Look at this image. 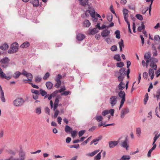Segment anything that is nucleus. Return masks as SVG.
<instances>
[{"label": "nucleus", "instance_id": "nucleus-38", "mask_svg": "<svg viewBox=\"0 0 160 160\" xmlns=\"http://www.w3.org/2000/svg\"><path fill=\"white\" fill-rule=\"evenodd\" d=\"M102 150L101 151V152L98 154L94 157V159L96 160H99L101 159V153L102 152Z\"/></svg>", "mask_w": 160, "mask_h": 160}, {"label": "nucleus", "instance_id": "nucleus-50", "mask_svg": "<svg viewBox=\"0 0 160 160\" xmlns=\"http://www.w3.org/2000/svg\"><path fill=\"white\" fill-rule=\"evenodd\" d=\"M50 75L49 73V72L46 73L44 75V76L43 77V79L44 80H46L47 79V78L49 77Z\"/></svg>", "mask_w": 160, "mask_h": 160}, {"label": "nucleus", "instance_id": "nucleus-36", "mask_svg": "<svg viewBox=\"0 0 160 160\" xmlns=\"http://www.w3.org/2000/svg\"><path fill=\"white\" fill-rule=\"evenodd\" d=\"M116 37L118 39L120 38V32L119 30H117L115 32Z\"/></svg>", "mask_w": 160, "mask_h": 160}, {"label": "nucleus", "instance_id": "nucleus-14", "mask_svg": "<svg viewBox=\"0 0 160 160\" xmlns=\"http://www.w3.org/2000/svg\"><path fill=\"white\" fill-rule=\"evenodd\" d=\"M28 78L27 80L24 79L23 80V81H29L32 82V76L30 73H28L26 76Z\"/></svg>", "mask_w": 160, "mask_h": 160}, {"label": "nucleus", "instance_id": "nucleus-22", "mask_svg": "<svg viewBox=\"0 0 160 160\" xmlns=\"http://www.w3.org/2000/svg\"><path fill=\"white\" fill-rule=\"evenodd\" d=\"M83 26L86 27H88L91 25V23L88 20H86L83 22Z\"/></svg>", "mask_w": 160, "mask_h": 160}, {"label": "nucleus", "instance_id": "nucleus-42", "mask_svg": "<svg viewBox=\"0 0 160 160\" xmlns=\"http://www.w3.org/2000/svg\"><path fill=\"white\" fill-rule=\"evenodd\" d=\"M114 58L115 60H117L118 61H121L120 56L118 54L115 55L114 56Z\"/></svg>", "mask_w": 160, "mask_h": 160}, {"label": "nucleus", "instance_id": "nucleus-53", "mask_svg": "<svg viewBox=\"0 0 160 160\" xmlns=\"http://www.w3.org/2000/svg\"><path fill=\"white\" fill-rule=\"evenodd\" d=\"M91 137H89L87 140L83 142L82 143V145H85L90 140Z\"/></svg>", "mask_w": 160, "mask_h": 160}, {"label": "nucleus", "instance_id": "nucleus-24", "mask_svg": "<svg viewBox=\"0 0 160 160\" xmlns=\"http://www.w3.org/2000/svg\"><path fill=\"white\" fill-rule=\"evenodd\" d=\"M21 73L19 71H17L14 73L13 75V77L15 78H17L21 74Z\"/></svg>", "mask_w": 160, "mask_h": 160}, {"label": "nucleus", "instance_id": "nucleus-29", "mask_svg": "<svg viewBox=\"0 0 160 160\" xmlns=\"http://www.w3.org/2000/svg\"><path fill=\"white\" fill-rule=\"evenodd\" d=\"M8 48V46L6 43H4L2 44L1 47L0 48L2 50H6Z\"/></svg>", "mask_w": 160, "mask_h": 160}, {"label": "nucleus", "instance_id": "nucleus-35", "mask_svg": "<svg viewBox=\"0 0 160 160\" xmlns=\"http://www.w3.org/2000/svg\"><path fill=\"white\" fill-rule=\"evenodd\" d=\"M88 0H82L81 1V4L83 6H85L88 4Z\"/></svg>", "mask_w": 160, "mask_h": 160}, {"label": "nucleus", "instance_id": "nucleus-2", "mask_svg": "<svg viewBox=\"0 0 160 160\" xmlns=\"http://www.w3.org/2000/svg\"><path fill=\"white\" fill-rule=\"evenodd\" d=\"M25 102L24 100L22 98H18L13 102V104L16 107L22 106Z\"/></svg>", "mask_w": 160, "mask_h": 160}, {"label": "nucleus", "instance_id": "nucleus-46", "mask_svg": "<svg viewBox=\"0 0 160 160\" xmlns=\"http://www.w3.org/2000/svg\"><path fill=\"white\" fill-rule=\"evenodd\" d=\"M124 65V63L122 62H118L117 63L116 66L117 67L119 68H122L123 67Z\"/></svg>", "mask_w": 160, "mask_h": 160}, {"label": "nucleus", "instance_id": "nucleus-64", "mask_svg": "<svg viewBox=\"0 0 160 160\" xmlns=\"http://www.w3.org/2000/svg\"><path fill=\"white\" fill-rule=\"evenodd\" d=\"M7 160H19V159L18 158H14L13 157H11Z\"/></svg>", "mask_w": 160, "mask_h": 160}, {"label": "nucleus", "instance_id": "nucleus-21", "mask_svg": "<svg viewBox=\"0 0 160 160\" xmlns=\"http://www.w3.org/2000/svg\"><path fill=\"white\" fill-rule=\"evenodd\" d=\"M59 102V100L57 98H56L54 103V107L53 108V110H55L57 108Z\"/></svg>", "mask_w": 160, "mask_h": 160}, {"label": "nucleus", "instance_id": "nucleus-59", "mask_svg": "<svg viewBox=\"0 0 160 160\" xmlns=\"http://www.w3.org/2000/svg\"><path fill=\"white\" fill-rule=\"evenodd\" d=\"M154 39L155 40L158 41L160 40L159 36L158 35H156L154 36Z\"/></svg>", "mask_w": 160, "mask_h": 160}, {"label": "nucleus", "instance_id": "nucleus-34", "mask_svg": "<svg viewBox=\"0 0 160 160\" xmlns=\"http://www.w3.org/2000/svg\"><path fill=\"white\" fill-rule=\"evenodd\" d=\"M130 159V157L129 156L124 155L122 156L120 160H129Z\"/></svg>", "mask_w": 160, "mask_h": 160}, {"label": "nucleus", "instance_id": "nucleus-63", "mask_svg": "<svg viewBox=\"0 0 160 160\" xmlns=\"http://www.w3.org/2000/svg\"><path fill=\"white\" fill-rule=\"evenodd\" d=\"M59 112L58 110H56L55 111L54 115V117L56 118L58 116Z\"/></svg>", "mask_w": 160, "mask_h": 160}, {"label": "nucleus", "instance_id": "nucleus-10", "mask_svg": "<svg viewBox=\"0 0 160 160\" xmlns=\"http://www.w3.org/2000/svg\"><path fill=\"white\" fill-rule=\"evenodd\" d=\"M150 57L151 53L149 52H147L144 56V59H146V66L147 67H148V63L149 62V59L150 58Z\"/></svg>", "mask_w": 160, "mask_h": 160}, {"label": "nucleus", "instance_id": "nucleus-44", "mask_svg": "<svg viewBox=\"0 0 160 160\" xmlns=\"http://www.w3.org/2000/svg\"><path fill=\"white\" fill-rule=\"evenodd\" d=\"M95 118L97 121L100 122L102 121L103 118L101 116H98L95 117Z\"/></svg>", "mask_w": 160, "mask_h": 160}, {"label": "nucleus", "instance_id": "nucleus-32", "mask_svg": "<svg viewBox=\"0 0 160 160\" xmlns=\"http://www.w3.org/2000/svg\"><path fill=\"white\" fill-rule=\"evenodd\" d=\"M155 148H155V146H153L151 148V149H150L149 150L147 154L148 157H151V153H152L153 150H154Z\"/></svg>", "mask_w": 160, "mask_h": 160}, {"label": "nucleus", "instance_id": "nucleus-37", "mask_svg": "<svg viewBox=\"0 0 160 160\" xmlns=\"http://www.w3.org/2000/svg\"><path fill=\"white\" fill-rule=\"evenodd\" d=\"M0 98L2 102H5V99L4 98V92L0 93Z\"/></svg>", "mask_w": 160, "mask_h": 160}, {"label": "nucleus", "instance_id": "nucleus-8", "mask_svg": "<svg viewBox=\"0 0 160 160\" xmlns=\"http://www.w3.org/2000/svg\"><path fill=\"white\" fill-rule=\"evenodd\" d=\"M129 112V109L128 108H126L123 109L121 113L120 117L121 118H123L125 115Z\"/></svg>", "mask_w": 160, "mask_h": 160}, {"label": "nucleus", "instance_id": "nucleus-43", "mask_svg": "<svg viewBox=\"0 0 160 160\" xmlns=\"http://www.w3.org/2000/svg\"><path fill=\"white\" fill-rule=\"evenodd\" d=\"M42 79V78L41 77H40L39 76H36L35 77V82H40Z\"/></svg>", "mask_w": 160, "mask_h": 160}, {"label": "nucleus", "instance_id": "nucleus-7", "mask_svg": "<svg viewBox=\"0 0 160 160\" xmlns=\"http://www.w3.org/2000/svg\"><path fill=\"white\" fill-rule=\"evenodd\" d=\"M90 14L92 18H94L95 16V13L94 10L93 9H92L90 10H87L85 12L86 16H88Z\"/></svg>", "mask_w": 160, "mask_h": 160}, {"label": "nucleus", "instance_id": "nucleus-19", "mask_svg": "<svg viewBox=\"0 0 160 160\" xmlns=\"http://www.w3.org/2000/svg\"><path fill=\"white\" fill-rule=\"evenodd\" d=\"M98 30L97 28H95L92 29H91L90 30V32L88 33L89 35H93L95 34V33L98 32Z\"/></svg>", "mask_w": 160, "mask_h": 160}, {"label": "nucleus", "instance_id": "nucleus-52", "mask_svg": "<svg viewBox=\"0 0 160 160\" xmlns=\"http://www.w3.org/2000/svg\"><path fill=\"white\" fill-rule=\"evenodd\" d=\"M117 48L116 45H113L112 46L111 48V50L112 51H114L117 50Z\"/></svg>", "mask_w": 160, "mask_h": 160}, {"label": "nucleus", "instance_id": "nucleus-28", "mask_svg": "<svg viewBox=\"0 0 160 160\" xmlns=\"http://www.w3.org/2000/svg\"><path fill=\"white\" fill-rule=\"evenodd\" d=\"M32 3L34 7H37L38 6V0H32Z\"/></svg>", "mask_w": 160, "mask_h": 160}, {"label": "nucleus", "instance_id": "nucleus-9", "mask_svg": "<svg viewBox=\"0 0 160 160\" xmlns=\"http://www.w3.org/2000/svg\"><path fill=\"white\" fill-rule=\"evenodd\" d=\"M128 141L127 137H126L125 138V140L123 141H121V144L120 145L121 147H123L125 148L126 149H127L128 148V145L127 142Z\"/></svg>", "mask_w": 160, "mask_h": 160}, {"label": "nucleus", "instance_id": "nucleus-12", "mask_svg": "<svg viewBox=\"0 0 160 160\" xmlns=\"http://www.w3.org/2000/svg\"><path fill=\"white\" fill-rule=\"evenodd\" d=\"M0 77L2 78H5L8 80H9L10 78V77L9 76H7L5 74L2 72V69L0 68Z\"/></svg>", "mask_w": 160, "mask_h": 160}, {"label": "nucleus", "instance_id": "nucleus-5", "mask_svg": "<svg viewBox=\"0 0 160 160\" xmlns=\"http://www.w3.org/2000/svg\"><path fill=\"white\" fill-rule=\"evenodd\" d=\"M117 102V97L115 96H111L109 99V103L112 107H113L115 105Z\"/></svg>", "mask_w": 160, "mask_h": 160}, {"label": "nucleus", "instance_id": "nucleus-45", "mask_svg": "<svg viewBox=\"0 0 160 160\" xmlns=\"http://www.w3.org/2000/svg\"><path fill=\"white\" fill-rule=\"evenodd\" d=\"M40 94L42 96H43L46 95L47 94V92L42 89H40Z\"/></svg>", "mask_w": 160, "mask_h": 160}, {"label": "nucleus", "instance_id": "nucleus-33", "mask_svg": "<svg viewBox=\"0 0 160 160\" xmlns=\"http://www.w3.org/2000/svg\"><path fill=\"white\" fill-rule=\"evenodd\" d=\"M72 128L68 125L65 126V131L66 132H68L72 130Z\"/></svg>", "mask_w": 160, "mask_h": 160}, {"label": "nucleus", "instance_id": "nucleus-25", "mask_svg": "<svg viewBox=\"0 0 160 160\" xmlns=\"http://www.w3.org/2000/svg\"><path fill=\"white\" fill-rule=\"evenodd\" d=\"M119 73L120 74V75L124 76V75L126 74V72L125 71V69L124 68H121L119 71Z\"/></svg>", "mask_w": 160, "mask_h": 160}, {"label": "nucleus", "instance_id": "nucleus-60", "mask_svg": "<svg viewBox=\"0 0 160 160\" xmlns=\"http://www.w3.org/2000/svg\"><path fill=\"white\" fill-rule=\"evenodd\" d=\"M102 136H100L99 137H98L97 138L95 139H94L93 140L94 141H95V142H98V141H99V140H101L102 139Z\"/></svg>", "mask_w": 160, "mask_h": 160}, {"label": "nucleus", "instance_id": "nucleus-48", "mask_svg": "<svg viewBox=\"0 0 160 160\" xmlns=\"http://www.w3.org/2000/svg\"><path fill=\"white\" fill-rule=\"evenodd\" d=\"M112 14L108 15L107 17V19L108 20L109 22H111L112 21Z\"/></svg>", "mask_w": 160, "mask_h": 160}, {"label": "nucleus", "instance_id": "nucleus-4", "mask_svg": "<svg viewBox=\"0 0 160 160\" xmlns=\"http://www.w3.org/2000/svg\"><path fill=\"white\" fill-rule=\"evenodd\" d=\"M10 60L8 58L5 57L2 59L0 61L1 66L4 68H6L9 65Z\"/></svg>", "mask_w": 160, "mask_h": 160}, {"label": "nucleus", "instance_id": "nucleus-3", "mask_svg": "<svg viewBox=\"0 0 160 160\" xmlns=\"http://www.w3.org/2000/svg\"><path fill=\"white\" fill-rule=\"evenodd\" d=\"M149 62H151L150 66L153 68V69L156 70L157 69V65L156 63L158 62L157 59L153 58H150L149 59Z\"/></svg>", "mask_w": 160, "mask_h": 160}, {"label": "nucleus", "instance_id": "nucleus-62", "mask_svg": "<svg viewBox=\"0 0 160 160\" xmlns=\"http://www.w3.org/2000/svg\"><path fill=\"white\" fill-rule=\"evenodd\" d=\"M34 88H37V89H38L39 88V87L37 86V85H34L32 83V82H29V83Z\"/></svg>", "mask_w": 160, "mask_h": 160}, {"label": "nucleus", "instance_id": "nucleus-49", "mask_svg": "<svg viewBox=\"0 0 160 160\" xmlns=\"http://www.w3.org/2000/svg\"><path fill=\"white\" fill-rule=\"evenodd\" d=\"M70 92L69 91H65L64 92L61 93V95L62 96H67L69 94Z\"/></svg>", "mask_w": 160, "mask_h": 160}, {"label": "nucleus", "instance_id": "nucleus-58", "mask_svg": "<svg viewBox=\"0 0 160 160\" xmlns=\"http://www.w3.org/2000/svg\"><path fill=\"white\" fill-rule=\"evenodd\" d=\"M148 73L149 76L154 74L153 70L152 69H150L149 70Z\"/></svg>", "mask_w": 160, "mask_h": 160}, {"label": "nucleus", "instance_id": "nucleus-56", "mask_svg": "<svg viewBox=\"0 0 160 160\" xmlns=\"http://www.w3.org/2000/svg\"><path fill=\"white\" fill-rule=\"evenodd\" d=\"M85 130H82L79 132L78 133V136L79 137H81L85 132Z\"/></svg>", "mask_w": 160, "mask_h": 160}, {"label": "nucleus", "instance_id": "nucleus-47", "mask_svg": "<svg viewBox=\"0 0 160 160\" xmlns=\"http://www.w3.org/2000/svg\"><path fill=\"white\" fill-rule=\"evenodd\" d=\"M72 137L74 138L76 135L77 132L76 131H72L71 132Z\"/></svg>", "mask_w": 160, "mask_h": 160}, {"label": "nucleus", "instance_id": "nucleus-57", "mask_svg": "<svg viewBox=\"0 0 160 160\" xmlns=\"http://www.w3.org/2000/svg\"><path fill=\"white\" fill-rule=\"evenodd\" d=\"M109 113H110L111 116H113L114 112V110L113 109H110L108 110Z\"/></svg>", "mask_w": 160, "mask_h": 160}, {"label": "nucleus", "instance_id": "nucleus-26", "mask_svg": "<svg viewBox=\"0 0 160 160\" xmlns=\"http://www.w3.org/2000/svg\"><path fill=\"white\" fill-rule=\"evenodd\" d=\"M145 28V26L143 22H142L141 26H139L138 28V31L139 32H141L142 30H144Z\"/></svg>", "mask_w": 160, "mask_h": 160}, {"label": "nucleus", "instance_id": "nucleus-20", "mask_svg": "<svg viewBox=\"0 0 160 160\" xmlns=\"http://www.w3.org/2000/svg\"><path fill=\"white\" fill-rule=\"evenodd\" d=\"M30 45L29 43L28 42H25L22 43L20 46L21 48H26L29 46Z\"/></svg>", "mask_w": 160, "mask_h": 160}, {"label": "nucleus", "instance_id": "nucleus-13", "mask_svg": "<svg viewBox=\"0 0 160 160\" xmlns=\"http://www.w3.org/2000/svg\"><path fill=\"white\" fill-rule=\"evenodd\" d=\"M119 96L122 98L121 100H125V94L124 91H121L118 93Z\"/></svg>", "mask_w": 160, "mask_h": 160}, {"label": "nucleus", "instance_id": "nucleus-15", "mask_svg": "<svg viewBox=\"0 0 160 160\" xmlns=\"http://www.w3.org/2000/svg\"><path fill=\"white\" fill-rule=\"evenodd\" d=\"M110 33V31L108 29H106L101 32V34L103 37H106L108 36Z\"/></svg>", "mask_w": 160, "mask_h": 160}, {"label": "nucleus", "instance_id": "nucleus-55", "mask_svg": "<svg viewBox=\"0 0 160 160\" xmlns=\"http://www.w3.org/2000/svg\"><path fill=\"white\" fill-rule=\"evenodd\" d=\"M109 113L108 110H105L102 112V114L103 116H105Z\"/></svg>", "mask_w": 160, "mask_h": 160}, {"label": "nucleus", "instance_id": "nucleus-31", "mask_svg": "<svg viewBox=\"0 0 160 160\" xmlns=\"http://www.w3.org/2000/svg\"><path fill=\"white\" fill-rule=\"evenodd\" d=\"M99 150L94 151L88 154V155L90 157H92L96 154L98 152H99Z\"/></svg>", "mask_w": 160, "mask_h": 160}, {"label": "nucleus", "instance_id": "nucleus-27", "mask_svg": "<svg viewBox=\"0 0 160 160\" xmlns=\"http://www.w3.org/2000/svg\"><path fill=\"white\" fill-rule=\"evenodd\" d=\"M125 87V83L123 82H120L118 86V88L119 90H122Z\"/></svg>", "mask_w": 160, "mask_h": 160}, {"label": "nucleus", "instance_id": "nucleus-40", "mask_svg": "<svg viewBox=\"0 0 160 160\" xmlns=\"http://www.w3.org/2000/svg\"><path fill=\"white\" fill-rule=\"evenodd\" d=\"M124 77L123 75H120L118 77V81L120 82H122L123 80L124 79Z\"/></svg>", "mask_w": 160, "mask_h": 160}, {"label": "nucleus", "instance_id": "nucleus-39", "mask_svg": "<svg viewBox=\"0 0 160 160\" xmlns=\"http://www.w3.org/2000/svg\"><path fill=\"white\" fill-rule=\"evenodd\" d=\"M36 113L38 114H40L41 113V108L38 107L36 109Z\"/></svg>", "mask_w": 160, "mask_h": 160}, {"label": "nucleus", "instance_id": "nucleus-23", "mask_svg": "<svg viewBox=\"0 0 160 160\" xmlns=\"http://www.w3.org/2000/svg\"><path fill=\"white\" fill-rule=\"evenodd\" d=\"M120 51H122V48L124 47V44L123 43V40L122 39H121V41L118 42Z\"/></svg>", "mask_w": 160, "mask_h": 160}, {"label": "nucleus", "instance_id": "nucleus-41", "mask_svg": "<svg viewBox=\"0 0 160 160\" xmlns=\"http://www.w3.org/2000/svg\"><path fill=\"white\" fill-rule=\"evenodd\" d=\"M154 0H146V2H150L151 4L149 6V14H150V12L151 10V6L152 4V2Z\"/></svg>", "mask_w": 160, "mask_h": 160}, {"label": "nucleus", "instance_id": "nucleus-6", "mask_svg": "<svg viewBox=\"0 0 160 160\" xmlns=\"http://www.w3.org/2000/svg\"><path fill=\"white\" fill-rule=\"evenodd\" d=\"M62 77L60 74H58L57 77L55 78V80L57 82V83L55 85V87L58 88L60 86L61 84V82L60 81V79Z\"/></svg>", "mask_w": 160, "mask_h": 160}, {"label": "nucleus", "instance_id": "nucleus-51", "mask_svg": "<svg viewBox=\"0 0 160 160\" xmlns=\"http://www.w3.org/2000/svg\"><path fill=\"white\" fill-rule=\"evenodd\" d=\"M136 17L138 19L142 20L143 19V17L141 15L138 14L136 15Z\"/></svg>", "mask_w": 160, "mask_h": 160}, {"label": "nucleus", "instance_id": "nucleus-30", "mask_svg": "<svg viewBox=\"0 0 160 160\" xmlns=\"http://www.w3.org/2000/svg\"><path fill=\"white\" fill-rule=\"evenodd\" d=\"M136 133L138 137L140 138L141 133V129L140 128H136Z\"/></svg>", "mask_w": 160, "mask_h": 160}, {"label": "nucleus", "instance_id": "nucleus-61", "mask_svg": "<svg viewBox=\"0 0 160 160\" xmlns=\"http://www.w3.org/2000/svg\"><path fill=\"white\" fill-rule=\"evenodd\" d=\"M143 76L144 78L147 79L148 76V73L146 72H144L143 74Z\"/></svg>", "mask_w": 160, "mask_h": 160}, {"label": "nucleus", "instance_id": "nucleus-54", "mask_svg": "<svg viewBox=\"0 0 160 160\" xmlns=\"http://www.w3.org/2000/svg\"><path fill=\"white\" fill-rule=\"evenodd\" d=\"M45 112L46 113L49 115L50 109L48 107H46L44 108Z\"/></svg>", "mask_w": 160, "mask_h": 160}, {"label": "nucleus", "instance_id": "nucleus-11", "mask_svg": "<svg viewBox=\"0 0 160 160\" xmlns=\"http://www.w3.org/2000/svg\"><path fill=\"white\" fill-rule=\"evenodd\" d=\"M123 13L125 21L126 22L128 21V11L127 9H124L123 10Z\"/></svg>", "mask_w": 160, "mask_h": 160}, {"label": "nucleus", "instance_id": "nucleus-17", "mask_svg": "<svg viewBox=\"0 0 160 160\" xmlns=\"http://www.w3.org/2000/svg\"><path fill=\"white\" fill-rule=\"evenodd\" d=\"M85 36L83 34L79 33L77 36V38L78 41H82L85 38Z\"/></svg>", "mask_w": 160, "mask_h": 160}, {"label": "nucleus", "instance_id": "nucleus-1", "mask_svg": "<svg viewBox=\"0 0 160 160\" xmlns=\"http://www.w3.org/2000/svg\"><path fill=\"white\" fill-rule=\"evenodd\" d=\"M18 44L16 42L13 43L11 45L10 48L8 50V52L9 53H12L16 52L18 50Z\"/></svg>", "mask_w": 160, "mask_h": 160}, {"label": "nucleus", "instance_id": "nucleus-18", "mask_svg": "<svg viewBox=\"0 0 160 160\" xmlns=\"http://www.w3.org/2000/svg\"><path fill=\"white\" fill-rule=\"evenodd\" d=\"M19 160H22L24 159L25 153L22 149H20L19 152Z\"/></svg>", "mask_w": 160, "mask_h": 160}, {"label": "nucleus", "instance_id": "nucleus-16", "mask_svg": "<svg viewBox=\"0 0 160 160\" xmlns=\"http://www.w3.org/2000/svg\"><path fill=\"white\" fill-rule=\"evenodd\" d=\"M118 143V142L116 141H110L109 142V147L110 148H113L116 146Z\"/></svg>", "mask_w": 160, "mask_h": 160}]
</instances>
